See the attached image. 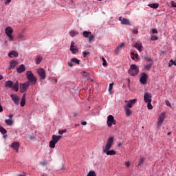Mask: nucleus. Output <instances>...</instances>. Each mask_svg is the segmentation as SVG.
Instances as JSON below:
<instances>
[{
  "mask_svg": "<svg viewBox=\"0 0 176 176\" xmlns=\"http://www.w3.org/2000/svg\"><path fill=\"white\" fill-rule=\"evenodd\" d=\"M113 88V83L109 84V91H112Z\"/></svg>",
  "mask_w": 176,
  "mask_h": 176,
  "instance_id": "obj_42",
  "label": "nucleus"
},
{
  "mask_svg": "<svg viewBox=\"0 0 176 176\" xmlns=\"http://www.w3.org/2000/svg\"><path fill=\"white\" fill-rule=\"evenodd\" d=\"M126 167H130V162H125Z\"/></svg>",
  "mask_w": 176,
  "mask_h": 176,
  "instance_id": "obj_50",
  "label": "nucleus"
},
{
  "mask_svg": "<svg viewBox=\"0 0 176 176\" xmlns=\"http://www.w3.org/2000/svg\"><path fill=\"white\" fill-rule=\"evenodd\" d=\"M18 176H27V175H22V174H20V175H19Z\"/></svg>",
  "mask_w": 176,
  "mask_h": 176,
  "instance_id": "obj_63",
  "label": "nucleus"
},
{
  "mask_svg": "<svg viewBox=\"0 0 176 176\" xmlns=\"http://www.w3.org/2000/svg\"><path fill=\"white\" fill-rule=\"evenodd\" d=\"M133 34H138V30L134 29V30H133Z\"/></svg>",
  "mask_w": 176,
  "mask_h": 176,
  "instance_id": "obj_51",
  "label": "nucleus"
},
{
  "mask_svg": "<svg viewBox=\"0 0 176 176\" xmlns=\"http://www.w3.org/2000/svg\"><path fill=\"white\" fill-rule=\"evenodd\" d=\"M37 74L40 76L41 79H42L43 80H45V79H46V71H45V69H38Z\"/></svg>",
  "mask_w": 176,
  "mask_h": 176,
  "instance_id": "obj_8",
  "label": "nucleus"
},
{
  "mask_svg": "<svg viewBox=\"0 0 176 176\" xmlns=\"http://www.w3.org/2000/svg\"><path fill=\"white\" fill-rule=\"evenodd\" d=\"M137 102V99L130 100L127 102V104L124 106L128 108H133V106Z\"/></svg>",
  "mask_w": 176,
  "mask_h": 176,
  "instance_id": "obj_13",
  "label": "nucleus"
},
{
  "mask_svg": "<svg viewBox=\"0 0 176 176\" xmlns=\"http://www.w3.org/2000/svg\"><path fill=\"white\" fill-rule=\"evenodd\" d=\"M148 6L152 9H157V8H159V3L148 4Z\"/></svg>",
  "mask_w": 176,
  "mask_h": 176,
  "instance_id": "obj_28",
  "label": "nucleus"
},
{
  "mask_svg": "<svg viewBox=\"0 0 176 176\" xmlns=\"http://www.w3.org/2000/svg\"><path fill=\"white\" fill-rule=\"evenodd\" d=\"M76 116H78V113H74V118H76Z\"/></svg>",
  "mask_w": 176,
  "mask_h": 176,
  "instance_id": "obj_59",
  "label": "nucleus"
},
{
  "mask_svg": "<svg viewBox=\"0 0 176 176\" xmlns=\"http://www.w3.org/2000/svg\"><path fill=\"white\" fill-rule=\"evenodd\" d=\"M42 61V57L41 56H37L35 59L36 64L38 65L41 64Z\"/></svg>",
  "mask_w": 176,
  "mask_h": 176,
  "instance_id": "obj_29",
  "label": "nucleus"
},
{
  "mask_svg": "<svg viewBox=\"0 0 176 176\" xmlns=\"http://www.w3.org/2000/svg\"><path fill=\"white\" fill-rule=\"evenodd\" d=\"M128 72L131 76H135V75H138V72H140V69H138V65H131Z\"/></svg>",
  "mask_w": 176,
  "mask_h": 176,
  "instance_id": "obj_4",
  "label": "nucleus"
},
{
  "mask_svg": "<svg viewBox=\"0 0 176 176\" xmlns=\"http://www.w3.org/2000/svg\"><path fill=\"white\" fill-rule=\"evenodd\" d=\"M164 119H166V112H163L160 115L157 125V129H160V127H162V124H163Z\"/></svg>",
  "mask_w": 176,
  "mask_h": 176,
  "instance_id": "obj_5",
  "label": "nucleus"
},
{
  "mask_svg": "<svg viewBox=\"0 0 176 176\" xmlns=\"http://www.w3.org/2000/svg\"><path fill=\"white\" fill-rule=\"evenodd\" d=\"M70 51L72 54H76V53L79 52V50H78V47H76V44L74 41L71 42Z\"/></svg>",
  "mask_w": 176,
  "mask_h": 176,
  "instance_id": "obj_10",
  "label": "nucleus"
},
{
  "mask_svg": "<svg viewBox=\"0 0 176 176\" xmlns=\"http://www.w3.org/2000/svg\"><path fill=\"white\" fill-rule=\"evenodd\" d=\"M0 133H1V134L5 135V134H6V133H8V132H7V131L5 129V128H3V126H0Z\"/></svg>",
  "mask_w": 176,
  "mask_h": 176,
  "instance_id": "obj_36",
  "label": "nucleus"
},
{
  "mask_svg": "<svg viewBox=\"0 0 176 176\" xmlns=\"http://www.w3.org/2000/svg\"><path fill=\"white\" fill-rule=\"evenodd\" d=\"M164 53H165L164 51H162V52H161V54H164Z\"/></svg>",
  "mask_w": 176,
  "mask_h": 176,
  "instance_id": "obj_64",
  "label": "nucleus"
},
{
  "mask_svg": "<svg viewBox=\"0 0 176 176\" xmlns=\"http://www.w3.org/2000/svg\"><path fill=\"white\" fill-rule=\"evenodd\" d=\"M12 2V0H6V5H9Z\"/></svg>",
  "mask_w": 176,
  "mask_h": 176,
  "instance_id": "obj_52",
  "label": "nucleus"
},
{
  "mask_svg": "<svg viewBox=\"0 0 176 176\" xmlns=\"http://www.w3.org/2000/svg\"><path fill=\"white\" fill-rule=\"evenodd\" d=\"M144 60L147 61V63H153V60L152 58H151L144 57Z\"/></svg>",
  "mask_w": 176,
  "mask_h": 176,
  "instance_id": "obj_39",
  "label": "nucleus"
},
{
  "mask_svg": "<svg viewBox=\"0 0 176 176\" xmlns=\"http://www.w3.org/2000/svg\"><path fill=\"white\" fill-rule=\"evenodd\" d=\"M170 61L171 64L169 63L168 67H171V65H176L175 61H174L173 60H170Z\"/></svg>",
  "mask_w": 176,
  "mask_h": 176,
  "instance_id": "obj_41",
  "label": "nucleus"
},
{
  "mask_svg": "<svg viewBox=\"0 0 176 176\" xmlns=\"http://www.w3.org/2000/svg\"><path fill=\"white\" fill-rule=\"evenodd\" d=\"M29 139H30L31 141H32V140H35V137H34V136H30V135H29Z\"/></svg>",
  "mask_w": 176,
  "mask_h": 176,
  "instance_id": "obj_53",
  "label": "nucleus"
},
{
  "mask_svg": "<svg viewBox=\"0 0 176 176\" xmlns=\"http://www.w3.org/2000/svg\"><path fill=\"white\" fill-rule=\"evenodd\" d=\"M5 32L7 36L9 38L10 41L11 42L13 41V35H12V34H13V28H12L10 26H8L6 28Z\"/></svg>",
  "mask_w": 176,
  "mask_h": 176,
  "instance_id": "obj_6",
  "label": "nucleus"
},
{
  "mask_svg": "<svg viewBox=\"0 0 176 176\" xmlns=\"http://www.w3.org/2000/svg\"><path fill=\"white\" fill-rule=\"evenodd\" d=\"M146 103L147 104L148 109H153V106H152V102H147Z\"/></svg>",
  "mask_w": 176,
  "mask_h": 176,
  "instance_id": "obj_37",
  "label": "nucleus"
},
{
  "mask_svg": "<svg viewBox=\"0 0 176 176\" xmlns=\"http://www.w3.org/2000/svg\"><path fill=\"white\" fill-rule=\"evenodd\" d=\"M131 55L132 56H131L132 60H135V58L136 60H138V54H135L134 52H131ZM134 56H135V58H134Z\"/></svg>",
  "mask_w": 176,
  "mask_h": 176,
  "instance_id": "obj_33",
  "label": "nucleus"
},
{
  "mask_svg": "<svg viewBox=\"0 0 176 176\" xmlns=\"http://www.w3.org/2000/svg\"><path fill=\"white\" fill-rule=\"evenodd\" d=\"M2 79H3V76L0 75V80H2Z\"/></svg>",
  "mask_w": 176,
  "mask_h": 176,
  "instance_id": "obj_58",
  "label": "nucleus"
},
{
  "mask_svg": "<svg viewBox=\"0 0 176 176\" xmlns=\"http://www.w3.org/2000/svg\"><path fill=\"white\" fill-rule=\"evenodd\" d=\"M23 38H24V34H23V33L18 35V39H23Z\"/></svg>",
  "mask_w": 176,
  "mask_h": 176,
  "instance_id": "obj_44",
  "label": "nucleus"
},
{
  "mask_svg": "<svg viewBox=\"0 0 176 176\" xmlns=\"http://www.w3.org/2000/svg\"><path fill=\"white\" fill-rule=\"evenodd\" d=\"M102 61H103L102 65L104 67H107V60H105V58H102Z\"/></svg>",
  "mask_w": 176,
  "mask_h": 176,
  "instance_id": "obj_43",
  "label": "nucleus"
},
{
  "mask_svg": "<svg viewBox=\"0 0 176 176\" xmlns=\"http://www.w3.org/2000/svg\"><path fill=\"white\" fill-rule=\"evenodd\" d=\"M11 148L14 149L16 152H19V148H20V143L19 142H14L12 144Z\"/></svg>",
  "mask_w": 176,
  "mask_h": 176,
  "instance_id": "obj_16",
  "label": "nucleus"
},
{
  "mask_svg": "<svg viewBox=\"0 0 176 176\" xmlns=\"http://www.w3.org/2000/svg\"><path fill=\"white\" fill-rule=\"evenodd\" d=\"M67 65H69V67H74V64L69 62L67 63Z\"/></svg>",
  "mask_w": 176,
  "mask_h": 176,
  "instance_id": "obj_54",
  "label": "nucleus"
},
{
  "mask_svg": "<svg viewBox=\"0 0 176 176\" xmlns=\"http://www.w3.org/2000/svg\"><path fill=\"white\" fill-rule=\"evenodd\" d=\"M82 54H83V57H84V58H86V56H87V54H90V52H82Z\"/></svg>",
  "mask_w": 176,
  "mask_h": 176,
  "instance_id": "obj_45",
  "label": "nucleus"
},
{
  "mask_svg": "<svg viewBox=\"0 0 176 176\" xmlns=\"http://www.w3.org/2000/svg\"><path fill=\"white\" fill-rule=\"evenodd\" d=\"M69 35H70V36L74 38V36H76L79 35V32H78L77 31H75V30H72L69 32Z\"/></svg>",
  "mask_w": 176,
  "mask_h": 176,
  "instance_id": "obj_25",
  "label": "nucleus"
},
{
  "mask_svg": "<svg viewBox=\"0 0 176 176\" xmlns=\"http://www.w3.org/2000/svg\"><path fill=\"white\" fill-rule=\"evenodd\" d=\"M144 162H145V159L144 157H142L138 164V167H140V166H141V164H142Z\"/></svg>",
  "mask_w": 176,
  "mask_h": 176,
  "instance_id": "obj_38",
  "label": "nucleus"
},
{
  "mask_svg": "<svg viewBox=\"0 0 176 176\" xmlns=\"http://www.w3.org/2000/svg\"><path fill=\"white\" fill-rule=\"evenodd\" d=\"M124 109L125 111L126 116H131V110H130V108L126 107L125 106H124Z\"/></svg>",
  "mask_w": 176,
  "mask_h": 176,
  "instance_id": "obj_22",
  "label": "nucleus"
},
{
  "mask_svg": "<svg viewBox=\"0 0 176 176\" xmlns=\"http://www.w3.org/2000/svg\"><path fill=\"white\" fill-rule=\"evenodd\" d=\"M10 97L12 100V101L14 102V104H15V105H19V96H17V95L16 94H11Z\"/></svg>",
  "mask_w": 176,
  "mask_h": 176,
  "instance_id": "obj_15",
  "label": "nucleus"
},
{
  "mask_svg": "<svg viewBox=\"0 0 176 176\" xmlns=\"http://www.w3.org/2000/svg\"><path fill=\"white\" fill-rule=\"evenodd\" d=\"M165 104H166V107H171V103H170V101H168V100H165Z\"/></svg>",
  "mask_w": 176,
  "mask_h": 176,
  "instance_id": "obj_40",
  "label": "nucleus"
},
{
  "mask_svg": "<svg viewBox=\"0 0 176 176\" xmlns=\"http://www.w3.org/2000/svg\"><path fill=\"white\" fill-rule=\"evenodd\" d=\"M30 82H26L25 83L20 85V90L21 93H24V91H27L28 90V87H30Z\"/></svg>",
  "mask_w": 176,
  "mask_h": 176,
  "instance_id": "obj_9",
  "label": "nucleus"
},
{
  "mask_svg": "<svg viewBox=\"0 0 176 176\" xmlns=\"http://www.w3.org/2000/svg\"><path fill=\"white\" fill-rule=\"evenodd\" d=\"M56 142H53V140H51L50 141V143H49V146L50 148H56Z\"/></svg>",
  "mask_w": 176,
  "mask_h": 176,
  "instance_id": "obj_30",
  "label": "nucleus"
},
{
  "mask_svg": "<svg viewBox=\"0 0 176 176\" xmlns=\"http://www.w3.org/2000/svg\"><path fill=\"white\" fill-rule=\"evenodd\" d=\"M113 146V137H110L107 142L106 145L103 148V153H106L107 156H113L116 155L115 150H109Z\"/></svg>",
  "mask_w": 176,
  "mask_h": 176,
  "instance_id": "obj_1",
  "label": "nucleus"
},
{
  "mask_svg": "<svg viewBox=\"0 0 176 176\" xmlns=\"http://www.w3.org/2000/svg\"><path fill=\"white\" fill-rule=\"evenodd\" d=\"M120 21H121V24H123L124 25H131L130 23V21L127 19L126 18H119Z\"/></svg>",
  "mask_w": 176,
  "mask_h": 176,
  "instance_id": "obj_14",
  "label": "nucleus"
},
{
  "mask_svg": "<svg viewBox=\"0 0 176 176\" xmlns=\"http://www.w3.org/2000/svg\"><path fill=\"white\" fill-rule=\"evenodd\" d=\"M8 56L10 57V58H13V57H19V53L16 51H11L8 54Z\"/></svg>",
  "mask_w": 176,
  "mask_h": 176,
  "instance_id": "obj_18",
  "label": "nucleus"
},
{
  "mask_svg": "<svg viewBox=\"0 0 176 176\" xmlns=\"http://www.w3.org/2000/svg\"><path fill=\"white\" fill-rule=\"evenodd\" d=\"M61 135H52V141L54 142L56 144H57L59 141V140H61Z\"/></svg>",
  "mask_w": 176,
  "mask_h": 176,
  "instance_id": "obj_19",
  "label": "nucleus"
},
{
  "mask_svg": "<svg viewBox=\"0 0 176 176\" xmlns=\"http://www.w3.org/2000/svg\"><path fill=\"white\" fill-rule=\"evenodd\" d=\"M5 87L12 89L14 91H19V81H16L15 83H13V81L8 80L5 82Z\"/></svg>",
  "mask_w": 176,
  "mask_h": 176,
  "instance_id": "obj_2",
  "label": "nucleus"
},
{
  "mask_svg": "<svg viewBox=\"0 0 176 176\" xmlns=\"http://www.w3.org/2000/svg\"><path fill=\"white\" fill-rule=\"evenodd\" d=\"M171 6H173V8H176V3L174 1H171Z\"/></svg>",
  "mask_w": 176,
  "mask_h": 176,
  "instance_id": "obj_48",
  "label": "nucleus"
},
{
  "mask_svg": "<svg viewBox=\"0 0 176 176\" xmlns=\"http://www.w3.org/2000/svg\"><path fill=\"white\" fill-rule=\"evenodd\" d=\"M123 46H124V43H121L120 45H119L117 47V48H116V52L117 53H119V50H120L123 47Z\"/></svg>",
  "mask_w": 176,
  "mask_h": 176,
  "instance_id": "obj_31",
  "label": "nucleus"
},
{
  "mask_svg": "<svg viewBox=\"0 0 176 176\" xmlns=\"http://www.w3.org/2000/svg\"><path fill=\"white\" fill-rule=\"evenodd\" d=\"M144 102H152V94L146 92L144 95Z\"/></svg>",
  "mask_w": 176,
  "mask_h": 176,
  "instance_id": "obj_11",
  "label": "nucleus"
},
{
  "mask_svg": "<svg viewBox=\"0 0 176 176\" xmlns=\"http://www.w3.org/2000/svg\"><path fill=\"white\" fill-rule=\"evenodd\" d=\"M91 35V32L84 31L82 32V36L84 38H89Z\"/></svg>",
  "mask_w": 176,
  "mask_h": 176,
  "instance_id": "obj_23",
  "label": "nucleus"
},
{
  "mask_svg": "<svg viewBox=\"0 0 176 176\" xmlns=\"http://www.w3.org/2000/svg\"><path fill=\"white\" fill-rule=\"evenodd\" d=\"M89 39H88V42L89 43H91V42L93 41V39H94L95 36H94V34H91L89 35V37H88Z\"/></svg>",
  "mask_w": 176,
  "mask_h": 176,
  "instance_id": "obj_34",
  "label": "nucleus"
},
{
  "mask_svg": "<svg viewBox=\"0 0 176 176\" xmlns=\"http://www.w3.org/2000/svg\"><path fill=\"white\" fill-rule=\"evenodd\" d=\"M107 124L108 127H112V124H116V120L113 118V116L109 115L107 117Z\"/></svg>",
  "mask_w": 176,
  "mask_h": 176,
  "instance_id": "obj_7",
  "label": "nucleus"
},
{
  "mask_svg": "<svg viewBox=\"0 0 176 176\" xmlns=\"http://www.w3.org/2000/svg\"><path fill=\"white\" fill-rule=\"evenodd\" d=\"M134 46L136 49H138V50L139 52H142L143 47H142V44H141V43H136Z\"/></svg>",
  "mask_w": 176,
  "mask_h": 176,
  "instance_id": "obj_21",
  "label": "nucleus"
},
{
  "mask_svg": "<svg viewBox=\"0 0 176 176\" xmlns=\"http://www.w3.org/2000/svg\"><path fill=\"white\" fill-rule=\"evenodd\" d=\"M19 63L16 60H12L10 63L9 69H13V68L16 67Z\"/></svg>",
  "mask_w": 176,
  "mask_h": 176,
  "instance_id": "obj_20",
  "label": "nucleus"
},
{
  "mask_svg": "<svg viewBox=\"0 0 176 176\" xmlns=\"http://www.w3.org/2000/svg\"><path fill=\"white\" fill-rule=\"evenodd\" d=\"M26 76H27V79L28 82H30V85H36V82L38 80V79L36 78V77H35V76L34 75V74L32 73V72L31 71H28L27 73H26Z\"/></svg>",
  "mask_w": 176,
  "mask_h": 176,
  "instance_id": "obj_3",
  "label": "nucleus"
},
{
  "mask_svg": "<svg viewBox=\"0 0 176 176\" xmlns=\"http://www.w3.org/2000/svg\"><path fill=\"white\" fill-rule=\"evenodd\" d=\"M147 80H148V75H146V73H142L141 77L140 79V83H142V85H146Z\"/></svg>",
  "mask_w": 176,
  "mask_h": 176,
  "instance_id": "obj_12",
  "label": "nucleus"
},
{
  "mask_svg": "<svg viewBox=\"0 0 176 176\" xmlns=\"http://www.w3.org/2000/svg\"><path fill=\"white\" fill-rule=\"evenodd\" d=\"M153 65V63H150L149 65H145L144 66V69H145V71H149L151 69V68H152V65Z\"/></svg>",
  "mask_w": 176,
  "mask_h": 176,
  "instance_id": "obj_27",
  "label": "nucleus"
},
{
  "mask_svg": "<svg viewBox=\"0 0 176 176\" xmlns=\"http://www.w3.org/2000/svg\"><path fill=\"white\" fill-rule=\"evenodd\" d=\"M40 164L41 166H46L47 164V162L44 161V162H40Z\"/></svg>",
  "mask_w": 176,
  "mask_h": 176,
  "instance_id": "obj_46",
  "label": "nucleus"
},
{
  "mask_svg": "<svg viewBox=\"0 0 176 176\" xmlns=\"http://www.w3.org/2000/svg\"><path fill=\"white\" fill-rule=\"evenodd\" d=\"M25 105V94L23 95L21 100V107H24Z\"/></svg>",
  "mask_w": 176,
  "mask_h": 176,
  "instance_id": "obj_24",
  "label": "nucleus"
},
{
  "mask_svg": "<svg viewBox=\"0 0 176 176\" xmlns=\"http://www.w3.org/2000/svg\"><path fill=\"white\" fill-rule=\"evenodd\" d=\"M167 135H171V132H168V133H167Z\"/></svg>",
  "mask_w": 176,
  "mask_h": 176,
  "instance_id": "obj_62",
  "label": "nucleus"
},
{
  "mask_svg": "<svg viewBox=\"0 0 176 176\" xmlns=\"http://www.w3.org/2000/svg\"><path fill=\"white\" fill-rule=\"evenodd\" d=\"M118 146H119V147L122 146V143H119V144H118Z\"/></svg>",
  "mask_w": 176,
  "mask_h": 176,
  "instance_id": "obj_61",
  "label": "nucleus"
},
{
  "mask_svg": "<svg viewBox=\"0 0 176 176\" xmlns=\"http://www.w3.org/2000/svg\"><path fill=\"white\" fill-rule=\"evenodd\" d=\"M152 39H153V41H157V36H153Z\"/></svg>",
  "mask_w": 176,
  "mask_h": 176,
  "instance_id": "obj_55",
  "label": "nucleus"
},
{
  "mask_svg": "<svg viewBox=\"0 0 176 176\" xmlns=\"http://www.w3.org/2000/svg\"><path fill=\"white\" fill-rule=\"evenodd\" d=\"M66 131H67L66 130L59 131L58 134H60V135H63V133H66Z\"/></svg>",
  "mask_w": 176,
  "mask_h": 176,
  "instance_id": "obj_47",
  "label": "nucleus"
},
{
  "mask_svg": "<svg viewBox=\"0 0 176 176\" xmlns=\"http://www.w3.org/2000/svg\"><path fill=\"white\" fill-rule=\"evenodd\" d=\"M9 118H10V119H12V118H13V115L10 114V115H9Z\"/></svg>",
  "mask_w": 176,
  "mask_h": 176,
  "instance_id": "obj_60",
  "label": "nucleus"
},
{
  "mask_svg": "<svg viewBox=\"0 0 176 176\" xmlns=\"http://www.w3.org/2000/svg\"><path fill=\"white\" fill-rule=\"evenodd\" d=\"M71 62L74 63V64H77V65H79V64H80V60L77 59L76 58H72Z\"/></svg>",
  "mask_w": 176,
  "mask_h": 176,
  "instance_id": "obj_26",
  "label": "nucleus"
},
{
  "mask_svg": "<svg viewBox=\"0 0 176 176\" xmlns=\"http://www.w3.org/2000/svg\"><path fill=\"white\" fill-rule=\"evenodd\" d=\"M152 34H157V30L156 29H152Z\"/></svg>",
  "mask_w": 176,
  "mask_h": 176,
  "instance_id": "obj_49",
  "label": "nucleus"
},
{
  "mask_svg": "<svg viewBox=\"0 0 176 176\" xmlns=\"http://www.w3.org/2000/svg\"><path fill=\"white\" fill-rule=\"evenodd\" d=\"M81 124H82V126H86V124H87V122L84 121L81 123Z\"/></svg>",
  "mask_w": 176,
  "mask_h": 176,
  "instance_id": "obj_56",
  "label": "nucleus"
},
{
  "mask_svg": "<svg viewBox=\"0 0 176 176\" xmlns=\"http://www.w3.org/2000/svg\"><path fill=\"white\" fill-rule=\"evenodd\" d=\"M3 111V108L2 107V105L0 104V112Z\"/></svg>",
  "mask_w": 176,
  "mask_h": 176,
  "instance_id": "obj_57",
  "label": "nucleus"
},
{
  "mask_svg": "<svg viewBox=\"0 0 176 176\" xmlns=\"http://www.w3.org/2000/svg\"><path fill=\"white\" fill-rule=\"evenodd\" d=\"M5 122L6 124H7L8 126H12L13 124V120L10 119L6 120Z\"/></svg>",
  "mask_w": 176,
  "mask_h": 176,
  "instance_id": "obj_32",
  "label": "nucleus"
},
{
  "mask_svg": "<svg viewBox=\"0 0 176 176\" xmlns=\"http://www.w3.org/2000/svg\"><path fill=\"white\" fill-rule=\"evenodd\" d=\"M25 71V66L24 65H21L17 69L16 72L18 74H23Z\"/></svg>",
  "mask_w": 176,
  "mask_h": 176,
  "instance_id": "obj_17",
  "label": "nucleus"
},
{
  "mask_svg": "<svg viewBox=\"0 0 176 176\" xmlns=\"http://www.w3.org/2000/svg\"><path fill=\"white\" fill-rule=\"evenodd\" d=\"M87 176H97V175L96 174V172H94V170H90Z\"/></svg>",
  "mask_w": 176,
  "mask_h": 176,
  "instance_id": "obj_35",
  "label": "nucleus"
}]
</instances>
